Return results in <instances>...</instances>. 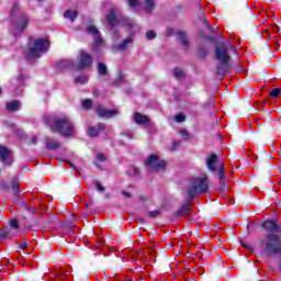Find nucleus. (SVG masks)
Returning a JSON list of instances; mask_svg holds the SVG:
<instances>
[{
	"mask_svg": "<svg viewBox=\"0 0 281 281\" xmlns=\"http://www.w3.org/2000/svg\"><path fill=\"white\" fill-rule=\"evenodd\" d=\"M263 229L271 234H281V227L277 225L276 221L270 220L262 223Z\"/></svg>",
	"mask_w": 281,
	"mask_h": 281,
	"instance_id": "f8f14e48",
	"label": "nucleus"
},
{
	"mask_svg": "<svg viewBox=\"0 0 281 281\" xmlns=\"http://www.w3.org/2000/svg\"><path fill=\"white\" fill-rule=\"evenodd\" d=\"M124 81V76L120 75L115 82H123Z\"/></svg>",
	"mask_w": 281,
	"mask_h": 281,
	"instance_id": "de8ad7c7",
	"label": "nucleus"
},
{
	"mask_svg": "<svg viewBox=\"0 0 281 281\" xmlns=\"http://www.w3.org/2000/svg\"><path fill=\"white\" fill-rule=\"evenodd\" d=\"M11 188L13 190V194L15 196H19V194H21V189L19 188V179L14 178L12 181H11Z\"/></svg>",
	"mask_w": 281,
	"mask_h": 281,
	"instance_id": "b1692460",
	"label": "nucleus"
},
{
	"mask_svg": "<svg viewBox=\"0 0 281 281\" xmlns=\"http://www.w3.org/2000/svg\"><path fill=\"white\" fill-rule=\"evenodd\" d=\"M159 214H161V212L159 211H150L148 213V215L151 217V218H155V216H159Z\"/></svg>",
	"mask_w": 281,
	"mask_h": 281,
	"instance_id": "c03bdc74",
	"label": "nucleus"
},
{
	"mask_svg": "<svg viewBox=\"0 0 281 281\" xmlns=\"http://www.w3.org/2000/svg\"><path fill=\"white\" fill-rule=\"evenodd\" d=\"M19 4H13V7L11 8V12H10V19L11 21H14V16H16V14H19Z\"/></svg>",
	"mask_w": 281,
	"mask_h": 281,
	"instance_id": "cd10ccee",
	"label": "nucleus"
},
{
	"mask_svg": "<svg viewBox=\"0 0 281 281\" xmlns=\"http://www.w3.org/2000/svg\"><path fill=\"white\" fill-rule=\"evenodd\" d=\"M49 49V41L47 38H37L30 41L25 50L26 60H37L45 52Z\"/></svg>",
	"mask_w": 281,
	"mask_h": 281,
	"instance_id": "f257e3e1",
	"label": "nucleus"
},
{
	"mask_svg": "<svg viewBox=\"0 0 281 281\" xmlns=\"http://www.w3.org/2000/svg\"><path fill=\"white\" fill-rule=\"evenodd\" d=\"M27 27V18L25 15L20 16V23L15 24L18 32H23Z\"/></svg>",
	"mask_w": 281,
	"mask_h": 281,
	"instance_id": "aec40b11",
	"label": "nucleus"
},
{
	"mask_svg": "<svg viewBox=\"0 0 281 281\" xmlns=\"http://www.w3.org/2000/svg\"><path fill=\"white\" fill-rule=\"evenodd\" d=\"M33 142H36V138H33Z\"/></svg>",
	"mask_w": 281,
	"mask_h": 281,
	"instance_id": "4d7b16f0",
	"label": "nucleus"
},
{
	"mask_svg": "<svg viewBox=\"0 0 281 281\" xmlns=\"http://www.w3.org/2000/svg\"><path fill=\"white\" fill-rule=\"evenodd\" d=\"M0 161H2L4 166H12V151L8 149V147H0Z\"/></svg>",
	"mask_w": 281,
	"mask_h": 281,
	"instance_id": "9d476101",
	"label": "nucleus"
},
{
	"mask_svg": "<svg viewBox=\"0 0 281 281\" xmlns=\"http://www.w3.org/2000/svg\"><path fill=\"white\" fill-rule=\"evenodd\" d=\"M46 124L52 131H57L63 137H71L74 135V122L67 116L55 120L48 119Z\"/></svg>",
	"mask_w": 281,
	"mask_h": 281,
	"instance_id": "f03ea898",
	"label": "nucleus"
},
{
	"mask_svg": "<svg viewBox=\"0 0 281 281\" xmlns=\"http://www.w3.org/2000/svg\"><path fill=\"white\" fill-rule=\"evenodd\" d=\"M281 89L280 88H274L272 91H270V97L271 98H278L280 95Z\"/></svg>",
	"mask_w": 281,
	"mask_h": 281,
	"instance_id": "72a5a7b5",
	"label": "nucleus"
},
{
	"mask_svg": "<svg viewBox=\"0 0 281 281\" xmlns=\"http://www.w3.org/2000/svg\"><path fill=\"white\" fill-rule=\"evenodd\" d=\"M93 93H94V95H98V92H97V91H94Z\"/></svg>",
	"mask_w": 281,
	"mask_h": 281,
	"instance_id": "5fc2aeb1",
	"label": "nucleus"
},
{
	"mask_svg": "<svg viewBox=\"0 0 281 281\" xmlns=\"http://www.w3.org/2000/svg\"><path fill=\"white\" fill-rule=\"evenodd\" d=\"M104 128H106V125L104 123H99L98 128L90 126L88 127V135L89 137H98L100 131H104Z\"/></svg>",
	"mask_w": 281,
	"mask_h": 281,
	"instance_id": "f3484780",
	"label": "nucleus"
},
{
	"mask_svg": "<svg viewBox=\"0 0 281 281\" xmlns=\"http://www.w3.org/2000/svg\"><path fill=\"white\" fill-rule=\"evenodd\" d=\"M263 251L269 256L281 254V239L276 234H268L262 240Z\"/></svg>",
	"mask_w": 281,
	"mask_h": 281,
	"instance_id": "20e7f679",
	"label": "nucleus"
},
{
	"mask_svg": "<svg viewBox=\"0 0 281 281\" xmlns=\"http://www.w3.org/2000/svg\"><path fill=\"white\" fill-rule=\"evenodd\" d=\"M178 38L181 42V45L184 47V49H188V47H190V40H188V35L186 33L179 32Z\"/></svg>",
	"mask_w": 281,
	"mask_h": 281,
	"instance_id": "412c9836",
	"label": "nucleus"
},
{
	"mask_svg": "<svg viewBox=\"0 0 281 281\" xmlns=\"http://www.w3.org/2000/svg\"><path fill=\"white\" fill-rule=\"evenodd\" d=\"M155 8V0H144L145 12H153Z\"/></svg>",
	"mask_w": 281,
	"mask_h": 281,
	"instance_id": "393cba45",
	"label": "nucleus"
},
{
	"mask_svg": "<svg viewBox=\"0 0 281 281\" xmlns=\"http://www.w3.org/2000/svg\"><path fill=\"white\" fill-rule=\"evenodd\" d=\"M57 67L59 69H74L76 64L74 63V59H60L57 61Z\"/></svg>",
	"mask_w": 281,
	"mask_h": 281,
	"instance_id": "2eb2a0df",
	"label": "nucleus"
},
{
	"mask_svg": "<svg viewBox=\"0 0 281 281\" xmlns=\"http://www.w3.org/2000/svg\"><path fill=\"white\" fill-rule=\"evenodd\" d=\"M206 24L209 25V27H210V24L207 23V21H206Z\"/></svg>",
	"mask_w": 281,
	"mask_h": 281,
	"instance_id": "13d9d810",
	"label": "nucleus"
},
{
	"mask_svg": "<svg viewBox=\"0 0 281 281\" xmlns=\"http://www.w3.org/2000/svg\"><path fill=\"white\" fill-rule=\"evenodd\" d=\"M177 148H179V143H173L172 150H177Z\"/></svg>",
	"mask_w": 281,
	"mask_h": 281,
	"instance_id": "3c124183",
	"label": "nucleus"
},
{
	"mask_svg": "<svg viewBox=\"0 0 281 281\" xmlns=\"http://www.w3.org/2000/svg\"><path fill=\"white\" fill-rule=\"evenodd\" d=\"M123 196H126L127 199H131V193H128V191H123Z\"/></svg>",
	"mask_w": 281,
	"mask_h": 281,
	"instance_id": "09e8293b",
	"label": "nucleus"
},
{
	"mask_svg": "<svg viewBox=\"0 0 281 281\" xmlns=\"http://www.w3.org/2000/svg\"><path fill=\"white\" fill-rule=\"evenodd\" d=\"M77 172H79V175H80V170H77Z\"/></svg>",
	"mask_w": 281,
	"mask_h": 281,
	"instance_id": "bf43d9fd",
	"label": "nucleus"
},
{
	"mask_svg": "<svg viewBox=\"0 0 281 281\" xmlns=\"http://www.w3.org/2000/svg\"><path fill=\"white\" fill-rule=\"evenodd\" d=\"M98 74L100 76H106V74H108L106 64H104V63H99L98 64Z\"/></svg>",
	"mask_w": 281,
	"mask_h": 281,
	"instance_id": "bb28decb",
	"label": "nucleus"
},
{
	"mask_svg": "<svg viewBox=\"0 0 281 281\" xmlns=\"http://www.w3.org/2000/svg\"><path fill=\"white\" fill-rule=\"evenodd\" d=\"M180 135H181L182 139H184V140L191 139L190 133H188V130H181Z\"/></svg>",
	"mask_w": 281,
	"mask_h": 281,
	"instance_id": "473e14b6",
	"label": "nucleus"
},
{
	"mask_svg": "<svg viewBox=\"0 0 281 281\" xmlns=\"http://www.w3.org/2000/svg\"><path fill=\"white\" fill-rule=\"evenodd\" d=\"M97 160H98V161H106V155H104V154H98V155H97Z\"/></svg>",
	"mask_w": 281,
	"mask_h": 281,
	"instance_id": "a19ab883",
	"label": "nucleus"
},
{
	"mask_svg": "<svg viewBox=\"0 0 281 281\" xmlns=\"http://www.w3.org/2000/svg\"><path fill=\"white\" fill-rule=\"evenodd\" d=\"M131 43H133V40L131 37H127L122 43L116 45L115 49H117L119 52H124V49H126L128 47V45H131Z\"/></svg>",
	"mask_w": 281,
	"mask_h": 281,
	"instance_id": "4be33fe9",
	"label": "nucleus"
},
{
	"mask_svg": "<svg viewBox=\"0 0 281 281\" xmlns=\"http://www.w3.org/2000/svg\"><path fill=\"white\" fill-rule=\"evenodd\" d=\"M9 232L8 231H0V243L1 240L5 239V236H8Z\"/></svg>",
	"mask_w": 281,
	"mask_h": 281,
	"instance_id": "37998d69",
	"label": "nucleus"
},
{
	"mask_svg": "<svg viewBox=\"0 0 281 281\" xmlns=\"http://www.w3.org/2000/svg\"><path fill=\"white\" fill-rule=\"evenodd\" d=\"M13 34H16V31H13Z\"/></svg>",
	"mask_w": 281,
	"mask_h": 281,
	"instance_id": "6e6d98bb",
	"label": "nucleus"
},
{
	"mask_svg": "<svg viewBox=\"0 0 281 281\" xmlns=\"http://www.w3.org/2000/svg\"><path fill=\"white\" fill-rule=\"evenodd\" d=\"M10 227H11L12 229H19V221H16V220H11V221H10Z\"/></svg>",
	"mask_w": 281,
	"mask_h": 281,
	"instance_id": "4c0bfd02",
	"label": "nucleus"
},
{
	"mask_svg": "<svg viewBox=\"0 0 281 281\" xmlns=\"http://www.w3.org/2000/svg\"><path fill=\"white\" fill-rule=\"evenodd\" d=\"M0 94H1V89H0Z\"/></svg>",
	"mask_w": 281,
	"mask_h": 281,
	"instance_id": "052dcab7",
	"label": "nucleus"
},
{
	"mask_svg": "<svg viewBox=\"0 0 281 281\" xmlns=\"http://www.w3.org/2000/svg\"><path fill=\"white\" fill-rule=\"evenodd\" d=\"M199 56H201L202 58L207 56V48L205 47H200L199 48Z\"/></svg>",
	"mask_w": 281,
	"mask_h": 281,
	"instance_id": "e433bc0d",
	"label": "nucleus"
},
{
	"mask_svg": "<svg viewBox=\"0 0 281 281\" xmlns=\"http://www.w3.org/2000/svg\"><path fill=\"white\" fill-rule=\"evenodd\" d=\"M67 276H69V272H60L57 277V281H67Z\"/></svg>",
	"mask_w": 281,
	"mask_h": 281,
	"instance_id": "f704fd0d",
	"label": "nucleus"
},
{
	"mask_svg": "<svg viewBox=\"0 0 281 281\" xmlns=\"http://www.w3.org/2000/svg\"><path fill=\"white\" fill-rule=\"evenodd\" d=\"M86 82H89V77H87V76H79V77L75 78L76 85H85Z\"/></svg>",
	"mask_w": 281,
	"mask_h": 281,
	"instance_id": "c85d7f7f",
	"label": "nucleus"
},
{
	"mask_svg": "<svg viewBox=\"0 0 281 281\" xmlns=\"http://www.w3.org/2000/svg\"><path fill=\"white\" fill-rule=\"evenodd\" d=\"M229 72V61H220L216 65V74L217 76H221V78H225L227 74Z\"/></svg>",
	"mask_w": 281,
	"mask_h": 281,
	"instance_id": "ddd939ff",
	"label": "nucleus"
},
{
	"mask_svg": "<svg viewBox=\"0 0 281 281\" xmlns=\"http://www.w3.org/2000/svg\"><path fill=\"white\" fill-rule=\"evenodd\" d=\"M106 21L111 30H113L114 25H117L120 23V20H117V18L115 16V9H110L106 15Z\"/></svg>",
	"mask_w": 281,
	"mask_h": 281,
	"instance_id": "4468645a",
	"label": "nucleus"
},
{
	"mask_svg": "<svg viewBox=\"0 0 281 281\" xmlns=\"http://www.w3.org/2000/svg\"><path fill=\"white\" fill-rule=\"evenodd\" d=\"M94 187L98 190V192H104L106 190L99 181H94Z\"/></svg>",
	"mask_w": 281,
	"mask_h": 281,
	"instance_id": "c9c22d12",
	"label": "nucleus"
},
{
	"mask_svg": "<svg viewBox=\"0 0 281 281\" xmlns=\"http://www.w3.org/2000/svg\"><path fill=\"white\" fill-rule=\"evenodd\" d=\"M27 246H29L27 241H22V243L20 244V248H21V249H27Z\"/></svg>",
	"mask_w": 281,
	"mask_h": 281,
	"instance_id": "49530a36",
	"label": "nucleus"
},
{
	"mask_svg": "<svg viewBox=\"0 0 281 281\" xmlns=\"http://www.w3.org/2000/svg\"><path fill=\"white\" fill-rule=\"evenodd\" d=\"M229 47L231 49H235L232 43L227 42L226 44H220L215 47V58L218 63H229L232 57L229 56Z\"/></svg>",
	"mask_w": 281,
	"mask_h": 281,
	"instance_id": "423d86ee",
	"label": "nucleus"
},
{
	"mask_svg": "<svg viewBox=\"0 0 281 281\" xmlns=\"http://www.w3.org/2000/svg\"><path fill=\"white\" fill-rule=\"evenodd\" d=\"M181 216H187V218H190V216H192V214H190V205L188 203L182 205V207L177 211L176 217L181 218Z\"/></svg>",
	"mask_w": 281,
	"mask_h": 281,
	"instance_id": "a211bd4d",
	"label": "nucleus"
},
{
	"mask_svg": "<svg viewBox=\"0 0 281 281\" xmlns=\"http://www.w3.org/2000/svg\"><path fill=\"white\" fill-rule=\"evenodd\" d=\"M176 122H178V123L186 122V115L177 114L176 115Z\"/></svg>",
	"mask_w": 281,
	"mask_h": 281,
	"instance_id": "58836bf2",
	"label": "nucleus"
},
{
	"mask_svg": "<svg viewBox=\"0 0 281 281\" xmlns=\"http://www.w3.org/2000/svg\"><path fill=\"white\" fill-rule=\"evenodd\" d=\"M113 38H120V33L117 31H114Z\"/></svg>",
	"mask_w": 281,
	"mask_h": 281,
	"instance_id": "8fccbe9b",
	"label": "nucleus"
},
{
	"mask_svg": "<svg viewBox=\"0 0 281 281\" xmlns=\"http://www.w3.org/2000/svg\"><path fill=\"white\" fill-rule=\"evenodd\" d=\"M134 122L140 126H144L145 124H148L150 122V119L139 112H136L134 114Z\"/></svg>",
	"mask_w": 281,
	"mask_h": 281,
	"instance_id": "dca6fc26",
	"label": "nucleus"
},
{
	"mask_svg": "<svg viewBox=\"0 0 281 281\" xmlns=\"http://www.w3.org/2000/svg\"><path fill=\"white\" fill-rule=\"evenodd\" d=\"M18 134L20 136V139H27V136L25 135V132L23 130H18Z\"/></svg>",
	"mask_w": 281,
	"mask_h": 281,
	"instance_id": "ea45409f",
	"label": "nucleus"
},
{
	"mask_svg": "<svg viewBox=\"0 0 281 281\" xmlns=\"http://www.w3.org/2000/svg\"><path fill=\"white\" fill-rule=\"evenodd\" d=\"M76 16H78V11L67 10L64 13V18L69 19V21H71V23H74V21H76Z\"/></svg>",
	"mask_w": 281,
	"mask_h": 281,
	"instance_id": "5701e85b",
	"label": "nucleus"
},
{
	"mask_svg": "<svg viewBox=\"0 0 281 281\" xmlns=\"http://www.w3.org/2000/svg\"><path fill=\"white\" fill-rule=\"evenodd\" d=\"M45 146H46L47 150H58V148H60V143L46 142Z\"/></svg>",
	"mask_w": 281,
	"mask_h": 281,
	"instance_id": "a878e982",
	"label": "nucleus"
},
{
	"mask_svg": "<svg viewBox=\"0 0 281 281\" xmlns=\"http://www.w3.org/2000/svg\"><path fill=\"white\" fill-rule=\"evenodd\" d=\"M207 175H202L201 177L194 178L191 182V187L188 189L187 203H190L194 196L198 194H203L207 191Z\"/></svg>",
	"mask_w": 281,
	"mask_h": 281,
	"instance_id": "7ed1b4c3",
	"label": "nucleus"
},
{
	"mask_svg": "<svg viewBox=\"0 0 281 281\" xmlns=\"http://www.w3.org/2000/svg\"><path fill=\"white\" fill-rule=\"evenodd\" d=\"M124 135H126L127 139H133L135 133L133 131H126L124 132Z\"/></svg>",
	"mask_w": 281,
	"mask_h": 281,
	"instance_id": "79ce46f5",
	"label": "nucleus"
},
{
	"mask_svg": "<svg viewBox=\"0 0 281 281\" xmlns=\"http://www.w3.org/2000/svg\"><path fill=\"white\" fill-rule=\"evenodd\" d=\"M139 3L137 2V0H128V5L130 8H136V5H138Z\"/></svg>",
	"mask_w": 281,
	"mask_h": 281,
	"instance_id": "a18cd8bd",
	"label": "nucleus"
},
{
	"mask_svg": "<svg viewBox=\"0 0 281 281\" xmlns=\"http://www.w3.org/2000/svg\"><path fill=\"white\" fill-rule=\"evenodd\" d=\"M78 64L77 69H89L91 65H93V57L91 54L87 53L86 50H79V56L77 57Z\"/></svg>",
	"mask_w": 281,
	"mask_h": 281,
	"instance_id": "6e6552de",
	"label": "nucleus"
},
{
	"mask_svg": "<svg viewBox=\"0 0 281 281\" xmlns=\"http://www.w3.org/2000/svg\"><path fill=\"white\" fill-rule=\"evenodd\" d=\"M145 166L150 172H159V170H165L167 162L157 155H150L146 158Z\"/></svg>",
	"mask_w": 281,
	"mask_h": 281,
	"instance_id": "0eeeda50",
	"label": "nucleus"
},
{
	"mask_svg": "<svg viewBox=\"0 0 281 281\" xmlns=\"http://www.w3.org/2000/svg\"><path fill=\"white\" fill-rule=\"evenodd\" d=\"M134 175H139V169H134Z\"/></svg>",
	"mask_w": 281,
	"mask_h": 281,
	"instance_id": "864d4df0",
	"label": "nucleus"
},
{
	"mask_svg": "<svg viewBox=\"0 0 281 281\" xmlns=\"http://www.w3.org/2000/svg\"><path fill=\"white\" fill-rule=\"evenodd\" d=\"M146 38L147 41H154V38H157V33H155L153 30H149L146 32Z\"/></svg>",
	"mask_w": 281,
	"mask_h": 281,
	"instance_id": "c756f323",
	"label": "nucleus"
},
{
	"mask_svg": "<svg viewBox=\"0 0 281 281\" xmlns=\"http://www.w3.org/2000/svg\"><path fill=\"white\" fill-rule=\"evenodd\" d=\"M93 106V101L90 99H86L82 101V108L83 109H91Z\"/></svg>",
	"mask_w": 281,
	"mask_h": 281,
	"instance_id": "7c9ffc66",
	"label": "nucleus"
},
{
	"mask_svg": "<svg viewBox=\"0 0 281 281\" xmlns=\"http://www.w3.org/2000/svg\"><path fill=\"white\" fill-rule=\"evenodd\" d=\"M87 32L88 34H91L93 36L94 45L97 47H100L103 43L102 36L100 35V31L94 25H90L87 27Z\"/></svg>",
	"mask_w": 281,
	"mask_h": 281,
	"instance_id": "9b49d317",
	"label": "nucleus"
},
{
	"mask_svg": "<svg viewBox=\"0 0 281 281\" xmlns=\"http://www.w3.org/2000/svg\"><path fill=\"white\" fill-rule=\"evenodd\" d=\"M21 110V101L13 100L9 103H7V111H10L11 113H14L16 111Z\"/></svg>",
	"mask_w": 281,
	"mask_h": 281,
	"instance_id": "6ab92c4d",
	"label": "nucleus"
},
{
	"mask_svg": "<svg viewBox=\"0 0 281 281\" xmlns=\"http://www.w3.org/2000/svg\"><path fill=\"white\" fill-rule=\"evenodd\" d=\"M206 166L211 172H217L220 177V183L221 186L225 187V169H223V161L218 160V157L214 154H212L206 159Z\"/></svg>",
	"mask_w": 281,
	"mask_h": 281,
	"instance_id": "39448f33",
	"label": "nucleus"
},
{
	"mask_svg": "<svg viewBox=\"0 0 281 281\" xmlns=\"http://www.w3.org/2000/svg\"><path fill=\"white\" fill-rule=\"evenodd\" d=\"M173 76L176 78H183V70L181 68L173 69Z\"/></svg>",
	"mask_w": 281,
	"mask_h": 281,
	"instance_id": "2f4dec72",
	"label": "nucleus"
},
{
	"mask_svg": "<svg viewBox=\"0 0 281 281\" xmlns=\"http://www.w3.org/2000/svg\"><path fill=\"white\" fill-rule=\"evenodd\" d=\"M95 112L99 117H105L106 120H111V117H115V115H120V111L117 109L109 110L102 105H98L95 108Z\"/></svg>",
	"mask_w": 281,
	"mask_h": 281,
	"instance_id": "1a4fd4ad",
	"label": "nucleus"
},
{
	"mask_svg": "<svg viewBox=\"0 0 281 281\" xmlns=\"http://www.w3.org/2000/svg\"><path fill=\"white\" fill-rule=\"evenodd\" d=\"M216 137H217V139H220V140L223 139V135H221V134H217Z\"/></svg>",
	"mask_w": 281,
	"mask_h": 281,
	"instance_id": "603ef678",
	"label": "nucleus"
}]
</instances>
